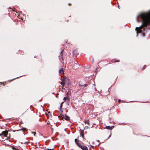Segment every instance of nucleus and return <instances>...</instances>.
Segmentation results:
<instances>
[{
    "instance_id": "1",
    "label": "nucleus",
    "mask_w": 150,
    "mask_h": 150,
    "mask_svg": "<svg viewBox=\"0 0 150 150\" xmlns=\"http://www.w3.org/2000/svg\"><path fill=\"white\" fill-rule=\"evenodd\" d=\"M140 18L142 20V25L139 27L136 28L135 30L137 33L142 32V29L144 30V27H147V25L150 24V12L148 13H143L140 14L137 18V21L138 23L141 21L138 20V18Z\"/></svg>"
},
{
    "instance_id": "2",
    "label": "nucleus",
    "mask_w": 150,
    "mask_h": 150,
    "mask_svg": "<svg viewBox=\"0 0 150 150\" xmlns=\"http://www.w3.org/2000/svg\"><path fill=\"white\" fill-rule=\"evenodd\" d=\"M75 142L76 145L81 148L82 146L81 145V144L79 142V140H78L77 139H75Z\"/></svg>"
},
{
    "instance_id": "3",
    "label": "nucleus",
    "mask_w": 150,
    "mask_h": 150,
    "mask_svg": "<svg viewBox=\"0 0 150 150\" xmlns=\"http://www.w3.org/2000/svg\"><path fill=\"white\" fill-rule=\"evenodd\" d=\"M66 83V81L65 79H63L62 80V81L61 83L60 84L62 86H65V84Z\"/></svg>"
},
{
    "instance_id": "4",
    "label": "nucleus",
    "mask_w": 150,
    "mask_h": 150,
    "mask_svg": "<svg viewBox=\"0 0 150 150\" xmlns=\"http://www.w3.org/2000/svg\"><path fill=\"white\" fill-rule=\"evenodd\" d=\"M80 134L81 136L83 138L84 137V131L83 130H81V129H80Z\"/></svg>"
},
{
    "instance_id": "5",
    "label": "nucleus",
    "mask_w": 150,
    "mask_h": 150,
    "mask_svg": "<svg viewBox=\"0 0 150 150\" xmlns=\"http://www.w3.org/2000/svg\"><path fill=\"white\" fill-rule=\"evenodd\" d=\"M2 133V134L4 135L5 137H6L7 136L8 134V131H7L5 130V131H3Z\"/></svg>"
},
{
    "instance_id": "6",
    "label": "nucleus",
    "mask_w": 150,
    "mask_h": 150,
    "mask_svg": "<svg viewBox=\"0 0 150 150\" xmlns=\"http://www.w3.org/2000/svg\"><path fill=\"white\" fill-rule=\"evenodd\" d=\"M81 148L82 150H88L87 147L85 146H82Z\"/></svg>"
},
{
    "instance_id": "7",
    "label": "nucleus",
    "mask_w": 150,
    "mask_h": 150,
    "mask_svg": "<svg viewBox=\"0 0 150 150\" xmlns=\"http://www.w3.org/2000/svg\"><path fill=\"white\" fill-rule=\"evenodd\" d=\"M64 119L66 120L67 121H69L70 120V119L68 116L66 115H65Z\"/></svg>"
},
{
    "instance_id": "8",
    "label": "nucleus",
    "mask_w": 150,
    "mask_h": 150,
    "mask_svg": "<svg viewBox=\"0 0 150 150\" xmlns=\"http://www.w3.org/2000/svg\"><path fill=\"white\" fill-rule=\"evenodd\" d=\"M59 73L63 74H64L63 68L61 69L59 71Z\"/></svg>"
},
{
    "instance_id": "9",
    "label": "nucleus",
    "mask_w": 150,
    "mask_h": 150,
    "mask_svg": "<svg viewBox=\"0 0 150 150\" xmlns=\"http://www.w3.org/2000/svg\"><path fill=\"white\" fill-rule=\"evenodd\" d=\"M84 123L85 124H87L88 125L89 124V120H85L84 121Z\"/></svg>"
},
{
    "instance_id": "10",
    "label": "nucleus",
    "mask_w": 150,
    "mask_h": 150,
    "mask_svg": "<svg viewBox=\"0 0 150 150\" xmlns=\"http://www.w3.org/2000/svg\"><path fill=\"white\" fill-rule=\"evenodd\" d=\"M87 86V84H85L83 85H81L80 84H79V87L83 86V87H86Z\"/></svg>"
},
{
    "instance_id": "11",
    "label": "nucleus",
    "mask_w": 150,
    "mask_h": 150,
    "mask_svg": "<svg viewBox=\"0 0 150 150\" xmlns=\"http://www.w3.org/2000/svg\"><path fill=\"white\" fill-rule=\"evenodd\" d=\"M106 128L107 129H111V127L109 126H107L106 127Z\"/></svg>"
},
{
    "instance_id": "12",
    "label": "nucleus",
    "mask_w": 150,
    "mask_h": 150,
    "mask_svg": "<svg viewBox=\"0 0 150 150\" xmlns=\"http://www.w3.org/2000/svg\"><path fill=\"white\" fill-rule=\"evenodd\" d=\"M63 103H64L63 102H62L60 106V109H62V105H63Z\"/></svg>"
},
{
    "instance_id": "13",
    "label": "nucleus",
    "mask_w": 150,
    "mask_h": 150,
    "mask_svg": "<svg viewBox=\"0 0 150 150\" xmlns=\"http://www.w3.org/2000/svg\"><path fill=\"white\" fill-rule=\"evenodd\" d=\"M68 97H65L64 98V100H64V101H65V100L67 99H68Z\"/></svg>"
},
{
    "instance_id": "14",
    "label": "nucleus",
    "mask_w": 150,
    "mask_h": 150,
    "mask_svg": "<svg viewBox=\"0 0 150 150\" xmlns=\"http://www.w3.org/2000/svg\"><path fill=\"white\" fill-rule=\"evenodd\" d=\"M145 67H146V66L145 65H144V67H143V68H142V69L143 70L145 68Z\"/></svg>"
},
{
    "instance_id": "15",
    "label": "nucleus",
    "mask_w": 150,
    "mask_h": 150,
    "mask_svg": "<svg viewBox=\"0 0 150 150\" xmlns=\"http://www.w3.org/2000/svg\"><path fill=\"white\" fill-rule=\"evenodd\" d=\"M48 149V150H54L53 149Z\"/></svg>"
},
{
    "instance_id": "16",
    "label": "nucleus",
    "mask_w": 150,
    "mask_h": 150,
    "mask_svg": "<svg viewBox=\"0 0 150 150\" xmlns=\"http://www.w3.org/2000/svg\"><path fill=\"white\" fill-rule=\"evenodd\" d=\"M60 111L62 114V112L63 111H62V109H60Z\"/></svg>"
},
{
    "instance_id": "17",
    "label": "nucleus",
    "mask_w": 150,
    "mask_h": 150,
    "mask_svg": "<svg viewBox=\"0 0 150 150\" xmlns=\"http://www.w3.org/2000/svg\"><path fill=\"white\" fill-rule=\"evenodd\" d=\"M32 133L34 134V135H35V132H32Z\"/></svg>"
},
{
    "instance_id": "18",
    "label": "nucleus",
    "mask_w": 150,
    "mask_h": 150,
    "mask_svg": "<svg viewBox=\"0 0 150 150\" xmlns=\"http://www.w3.org/2000/svg\"><path fill=\"white\" fill-rule=\"evenodd\" d=\"M118 101L119 102H120L121 101V100L120 99H119V100H118Z\"/></svg>"
},
{
    "instance_id": "19",
    "label": "nucleus",
    "mask_w": 150,
    "mask_h": 150,
    "mask_svg": "<svg viewBox=\"0 0 150 150\" xmlns=\"http://www.w3.org/2000/svg\"><path fill=\"white\" fill-rule=\"evenodd\" d=\"M61 117H64V115H61Z\"/></svg>"
},
{
    "instance_id": "20",
    "label": "nucleus",
    "mask_w": 150,
    "mask_h": 150,
    "mask_svg": "<svg viewBox=\"0 0 150 150\" xmlns=\"http://www.w3.org/2000/svg\"><path fill=\"white\" fill-rule=\"evenodd\" d=\"M91 147H92V148H93V149H94V146H91Z\"/></svg>"
},
{
    "instance_id": "21",
    "label": "nucleus",
    "mask_w": 150,
    "mask_h": 150,
    "mask_svg": "<svg viewBox=\"0 0 150 150\" xmlns=\"http://www.w3.org/2000/svg\"><path fill=\"white\" fill-rule=\"evenodd\" d=\"M26 143H26V144H28V143H29V142H26Z\"/></svg>"
},
{
    "instance_id": "22",
    "label": "nucleus",
    "mask_w": 150,
    "mask_h": 150,
    "mask_svg": "<svg viewBox=\"0 0 150 150\" xmlns=\"http://www.w3.org/2000/svg\"><path fill=\"white\" fill-rule=\"evenodd\" d=\"M64 50H62L61 52V53H62L63 51Z\"/></svg>"
},
{
    "instance_id": "23",
    "label": "nucleus",
    "mask_w": 150,
    "mask_h": 150,
    "mask_svg": "<svg viewBox=\"0 0 150 150\" xmlns=\"http://www.w3.org/2000/svg\"><path fill=\"white\" fill-rule=\"evenodd\" d=\"M2 134H0V136H1L2 135Z\"/></svg>"
},
{
    "instance_id": "24",
    "label": "nucleus",
    "mask_w": 150,
    "mask_h": 150,
    "mask_svg": "<svg viewBox=\"0 0 150 150\" xmlns=\"http://www.w3.org/2000/svg\"><path fill=\"white\" fill-rule=\"evenodd\" d=\"M69 84H70V83H68V85H69Z\"/></svg>"
},
{
    "instance_id": "25",
    "label": "nucleus",
    "mask_w": 150,
    "mask_h": 150,
    "mask_svg": "<svg viewBox=\"0 0 150 150\" xmlns=\"http://www.w3.org/2000/svg\"><path fill=\"white\" fill-rule=\"evenodd\" d=\"M116 62H119V61H116Z\"/></svg>"
},
{
    "instance_id": "26",
    "label": "nucleus",
    "mask_w": 150,
    "mask_h": 150,
    "mask_svg": "<svg viewBox=\"0 0 150 150\" xmlns=\"http://www.w3.org/2000/svg\"><path fill=\"white\" fill-rule=\"evenodd\" d=\"M47 124H49V123L47 122Z\"/></svg>"
}]
</instances>
